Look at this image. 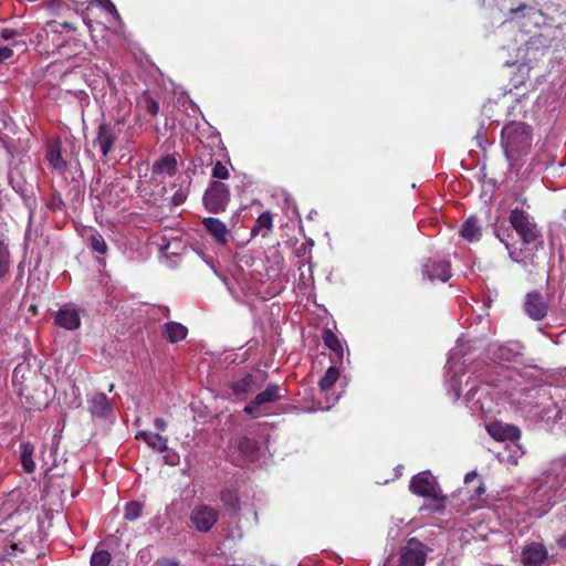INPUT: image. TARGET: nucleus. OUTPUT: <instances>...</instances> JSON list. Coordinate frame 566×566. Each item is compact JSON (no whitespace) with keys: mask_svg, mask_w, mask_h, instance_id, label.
<instances>
[{"mask_svg":"<svg viewBox=\"0 0 566 566\" xmlns=\"http://www.w3.org/2000/svg\"><path fill=\"white\" fill-rule=\"evenodd\" d=\"M337 399H338V396L333 397V399H332V403H328V405H326L325 407H321V409H323V410H328V409L332 407V405H333Z\"/></svg>","mask_w":566,"mask_h":566,"instance_id":"nucleus-45","label":"nucleus"},{"mask_svg":"<svg viewBox=\"0 0 566 566\" xmlns=\"http://www.w3.org/2000/svg\"><path fill=\"white\" fill-rule=\"evenodd\" d=\"M314 214H317V211H314V213H313V212H310V217H311V218H312V217H314Z\"/></svg>","mask_w":566,"mask_h":566,"instance_id":"nucleus-53","label":"nucleus"},{"mask_svg":"<svg viewBox=\"0 0 566 566\" xmlns=\"http://www.w3.org/2000/svg\"><path fill=\"white\" fill-rule=\"evenodd\" d=\"M9 269V252L6 244L0 240V277Z\"/></svg>","mask_w":566,"mask_h":566,"instance_id":"nucleus-34","label":"nucleus"},{"mask_svg":"<svg viewBox=\"0 0 566 566\" xmlns=\"http://www.w3.org/2000/svg\"><path fill=\"white\" fill-rule=\"evenodd\" d=\"M522 349L518 342L492 343L488 347V357L499 363L512 361L522 354Z\"/></svg>","mask_w":566,"mask_h":566,"instance_id":"nucleus-11","label":"nucleus"},{"mask_svg":"<svg viewBox=\"0 0 566 566\" xmlns=\"http://www.w3.org/2000/svg\"><path fill=\"white\" fill-rule=\"evenodd\" d=\"M475 340L462 335L450 350L447 361L446 380L448 395L454 400L463 397V402L472 413L491 416L499 411L502 400L511 405H528L538 390L535 387H522L517 379L499 380L497 384H482L475 371L469 366L473 364L475 352L480 349Z\"/></svg>","mask_w":566,"mask_h":566,"instance_id":"nucleus-1","label":"nucleus"},{"mask_svg":"<svg viewBox=\"0 0 566 566\" xmlns=\"http://www.w3.org/2000/svg\"><path fill=\"white\" fill-rule=\"evenodd\" d=\"M181 201H182V198H181V197H175V199H174V202H175L176 205L180 203Z\"/></svg>","mask_w":566,"mask_h":566,"instance_id":"nucleus-49","label":"nucleus"},{"mask_svg":"<svg viewBox=\"0 0 566 566\" xmlns=\"http://www.w3.org/2000/svg\"><path fill=\"white\" fill-rule=\"evenodd\" d=\"M205 208L214 214L223 212L230 201L229 187L220 181H213L205 191L203 198Z\"/></svg>","mask_w":566,"mask_h":566,"instance_id":"nucleus-6","label":"nucleus"},{"mask_svg":"<svg viewBox=\"0 0 566 566\" xmlns=\"http://www.w3.org/2000/svg\"><path fill=\"white\" fill-rule=\"evenodd\" d=\"M15 34H17V32H15L14 30H11V29H3V30H1V33H0V35H1V38H2L3 40H10V39H12Z\"/></svg>","mask_w":566,"mask_h":566,"instance_id":"nucleus-40","label":"nucleus"},{"mask_svg":"<svg viewBox=\"0 0 566 566\" xmlns=\"http://www.w3.org/2000/svg\"><path fill=\"white\" fill-rule=\"evenodd\" d=\"M136 439L144 441L149 448L158 452H164L168 449L167 438L159 433L143 430L136 433Z\"/></svg>","mask_w":566,"mask_h":566,"instance_id":"nucleus-21","label":"nucleus"},{"mask_svg":"<svg viewBox=\"0 0 566 566\" xmlns=\"http://www.w3.org/2000/svg\"><path fill=\"white\" fill-rule=\"evenodd\" d=\"M218 511L207 504L196 505L190 513L193 527L201 533L209 532L218 521Z\"/></svg>","mask_w":566,"mask_h":566,"instance_id":"nucleus-9","label":"nucleus"},{"mask_svg":"<svg viewBox=\"0 0 566 566\" xmlns=\"http://www.w3.org/2000/svg\"><path fill=\"white\" fill-rule=\"evenodd\" d=\"M273 227V216L270 211H264L259 214L255 226L251 229L252 235H256L260 231H270Z\"/></svg>","mask_w":566,"mask_h":566,"instance_id":"nucleus-30","label":"nucleus"},{"mask_svg":"<svg viewBox=\"0 0 566 566\" xmlns=\"http://www.w3.org/2000/svg\"><path fill=\"white\" fill-rule=\"evenodd\" d=\"M205 229L209 232L213 239L222 244L228 242L229 230L224 222L218 218L208 217L202 220Z\"/></svg>","mask_w":566,"mask_h":566,"instance_id":"nucleus-19","label":"nucleus"},{"mask_svg":"<svg viewBox=\"0 0 566 566\" xmlns=\"http://www.w3.org/2000/svg\"><path fill=\"white\" fill-rule=\"evenodd\" d=\"M13 55V51L9 46H1L0 48V63L6 62L7 60L11 59Z\"/></svg>","mask_w":566,"mask_h":566,"instance_id":"nucleus-37","label":"nucleus"},{"mask_svg":"<svg viewBox=\"0 0 566 566\" xmlns=\"http://www.w3.org/2000/svg\"><path fill=\"white\" fill-rule=\"evenodd\" d=\"M548 557V552L543 543L532 542L522 549V563L524 566H541Z\"/></svg>","mask_w":566,"mask_h":566,"instance_id":"nucleus-16","label":"nucleus"},{"mask_svg":"<svg viewBox=\"0 0 566 566\" xmlns=\"http://www.w3.org/2000/svg\"><path fill=\"white\" fill-rule=\"evenodd\" d=\"M314 214H317V211H314V213H313V212H310V217H311V218H312V217H314Z\"/></svg>","mask_w":566,"mask_h":566,"instance_id":"nucleus-54","label":"nucleus"},{"mask_svg":"<svg viewBox=\"0 0 566 566\" xmlns=\"http://www.w3.org/2000/svg\"><path fill=\"white\" fill-rule=\"evenodd\" d=\"M526 8H527L526 4H520L517 8L511 9V13L516 14L518 12L524 11Z\"/></svg>","mask_w":566,"mask_h":566,"instance_id":"nucleus-43","label":"nucleus"},{"mask_svg":"<svg viewBox=\"0 0 566 566\" xmlns=\"http://www.w3.org/2000/svg\"><path fill=\"white\" fill-rule=\"evenodd\" d=\"M558 545H559L560 547L566 548V533H565L563 536H560V537H559V539H558Z\"/></svg>","mask_w":566,"mask_h":566,"instance_id":"nucleus-44","label":"nucleus"},{"mask_svg":"<svg viewBox=\"0 0 566 566\" xmlns=\"http://www.w3.org/2000/svg\"><path fill=\"white\" fill-rule=\"evenodd\" d=\"M57 50L61 51L64 46H65V41H63L62 43H57Z\"/></svg>","mask_w":566,"mask_h":566,"instance_id":"nucleus-48","label":"nucleus"},{"mask_svg":"<svg viewBox=\"0 0 566 566\" xmlns=\"http://www.w3.org/2000/svg\"><path fill=\"white\" fill-rule=\"evenodd\" d=\"M314 214H317V211H314V213H313V212H310V217H311V218H312V217H314Z\"/></svg>","mask_w":566,"mask_h":566,"instance_id":"nucleus-52","label":"nucleus"},{"mask_svg":"<svg viewBox=\"0 0 566 566\" xmlns=\"http://www.w3.org/2000/svg\"><path fill=\"white\" fill-rule=\"evenodd\" d=\"M409 489L413 494L431 500L421 510L430 512H441L444 510L446 496L442 494L436 478L429 471L413 475Z\"/></svg>","mask_w":566,"mask_h":566,"instance_id":"nucleus-4","label":"nucleus"},{"mask_svg":"<svg viewBox=\"0 0 566 566\" xmlns=\"http://www.w3.org/2000/svg\"><path fill=\"white\" fill-rule=\"evenodd\" d=\"M55 323L67 331H75L81 325L80 310L73 304L62 306L55 315Z\"/></svg>","mask_w":566,"mask_h":566,"instance_id":"nucleus-17","label":"nucleus"},{"mask_svg":"<svg viewBox=\"0 0 566 566\" xmlns=\"http://www.w3.org/2000/svg\"><path fill=\"white\" fill-rule=\"evenodd\" d=\"M339 369L335 366H331L327 368V370L318 381L319 391L326 395L327 400H329L328 392L332 390L336 381L339 379Z\"/></svg>","mask_w":566,"mask_h":566,"instance_id":"nucleus-24","label":"nucleus"},{"mask_svg":"<svg viewBox=\"0 0 566 566\" xmlns=\"http://www.w3.org/2000/svg\"><path fill=\"white\" fill-rule=\"evenodd\" d=\"M230 388L237 397L243 398L260 389L261 384L256 380L254 376L248 374L241 379L233 381Z\"/></svg>","mask_w":566,"mask_h":566,"instance_id":"nucleus-20","label":"nucleus"},{"mask_svg":"<svg viewBox=\"0 0 566 566\" xmlns=\"http://www.w3.org/2000/svg\"><path fill=\"white\" fill-rule=\"evenodd\" d=\"M123 127V119L116 120L114 125L102 123L98 126L95 144L99 147L104 157H106L114 147Z\"/></svg>","mask_w":566,"mask_h":566,"instance_id":"nucleus-8","label":"nucleus"},{"mask_svg":"<svg viewBox=\"0 0 566 566\" xmlns=\"http://www.w3.org/2000/svg\"><path fill=\"white\" fill-rule=\"evenodd\" d=\"M20 449V462L27 473H33L35 470V462L33 460L34 447L31 442H22Z\"/></svg>","mask_w":566,"mask_h":566,"instance_id":"nucleus-25","label":"nucleus"},{"mask_svg":"<svg viewBox=\"0 0 566 566\" xmlns=\"http://www.w3.org/2000/svg\"><path fill=\"white\" fill-rule=\"evenodd\" d=\"M96 4L107 14V23L115 32H119L123 27L120 15L111 0H95Z\"/></svg>","mask_w":566,"mask_h":566,"instance_id":"nucleus-22","label":"nucleus"},{"mask_svg":"<svg viewBox=\"0 0 566 566\" xmlns=\"http://www.w3.org/2000/svg\"><path fill=\"white\" fill-rule=\"evenodd\" d=\"M230 176L228 168L221 163L217 161L212 168V177L219 180L228 179Z\"/></svg>","mask_w":566,"mask_h":566,"instance_id":"nucleus-36","label":"nucleus"},{"mask_svg":"<svg viewBox=\"0 0 566 566\" xmlns=\"http://www.w3.org/2000/svg\"><path fill=\"white\" fill-rule=\"evenodd\" d=\"M531 128L522 122H510L505 124L501 133V146L510 163L526 155L531 149Z\"/></svg>","mask_w":566,"mask_h":566,"instance_id":"nucleus-3","label":"nucleus"},{"mask_svg":"<svg viewBox=\"0 0 566 566\" xmlns=\"http://www.w3.org/2000/svg\"><path fill=\"white\" fill-rule=\"evenodd\" d=\"M281 397V388L276 384H269L266 388L259 392L243 409V412L253 418L263 417L265 406L275 402Z\"/></svg>","mask_w":566,"mask_h":566,"instance_id":"nucleus-7","label":"nucleus"},{"mask_svg":"<svg viewBox=\"0 0 566 566\" xmlns=\"http://www.w3.org/2000/svg\"><path fill=\"white\" fill-rule=\"evenodd\" d=\"M146 103H147V111L151 115H156L159 112V105H158V103L156 101H154L151 98H147Z\"/></svg>","mask_w":566,"mask_h":566,"instance_id":"nucleus-38","label":"nucleus"},{"mask_svg":"<svg viewBox=\"0 0 566 566\" xmlns=\"http://www.w3.org/2000/svg\"><path fill=\"white\" fill-rule=\"evenodd\" d=\"M524 310L533 321H542L547 315L548 305L539 292L533 291L526 294Z\"/></svg>","mask_w":566,"mask_h":566,"instance_id":"nucleus-12","label":"nucleus"},{"mask_svg":"<svg viewBox=\"0 0 566 566\" xmlns=\"http://www.w3.org/2000/svg\"><path fill=\"white\" fill-rule=\"evenodd\" d=\"M188 329L180 323L169 322L164 326V335L170 343H177L186 338Z\"/></svg>","mask_w":566,"mask_h":566,"instance_id":"nucleus-27","label":"nucleus"},{"mask_svg":"<svg viewBox=\"0 0 566 566\" xmlns=\"http://www.w3.org/2000/svg\"><path fill=\"white\" fill-rule=\"evenodd\" d=\"M221 501L230 507H237L238 505V496L237 493L233 490H223L221 492Z\"/></svg>","mask_w":566,"mask_h":566,"instance_id":"nucleus-35","label":"nucleus"},{"mask_svg":"<svg viewBox=\"0 0 566 566\" xmlns=\"http://www.w3.org/2000/svg\"><path fill=\"white\" fill-rule=\"evenodd\" d=\"M158 566H178V562L175 560V559H168V558H165V559H160L158 560Z\"/></svg>","mask_w":566,"mask_h":566,"instance_id":"nucleus-41","label":"nucleus"},{"mask_svg":"<svg viewBox=\"0 0 566 566\" xmlns=\"http://www.w3.org/2000/svg\"><path fill=\"white\" fill-rule=\"evenodd\" d=\"M510 222L520 235L524 249H516L510 243H505L509 255L513 262L522 264L524 268L535 265V253L542 247L541 232L530 214L520 209H513L510 213Z\"/></svg>","mask_w":566,"mask_h":566,"instance_id":"nucleus-2","label":"nucleus"},{"mask_svg":"<svg viewBox=\"0 0 566 566\" xmlns=\"http://www.w3.org/2000/svg\"><path fill=\"white\" fill-rule=\"evenodd\" d=\"M422 274L429 281L447 282L451 277L450 262L447 260L429 259L422 265Z\"/></svg>","mask_w":566,"mask_h":566,"instance_id":"nucleus-13","label":"nucleus"},{"mask_svg":"<svg viewBox=\"0 0 566 566\" xmlns=\"http://www.w3.org/2000/svg\"><path fill=\"white\" fill-rule=\"evenodd\" d=\"M426 557L421 545L412 539L401 553L399 566H424Z\"/></svg>","mask_w":566,"mask_h":566,"instance_id":"nucleus-18","label":"nucleus"},{"mask_svg":"<svg viewBox=\"0 0 566 566\" xmlns=\"http://www.w3.org/2000/svg\"><path fill=\"white\" fill-rule=\"evenodd\" d=\"M165 459H166V462H167V463H169V464H171V465H174V464L176 463V461L171 459V455H170V454H167V455L165 457Z\"/></svg>","mask_w":566,"mask_h":566,"instance_id":"nucleus-46","label":"nucleus"},{"mask_svg":"<svg viewBox=\"0 0 566 566\" xmlns=\"http://www.w3.org/2000/svg\"><path fill=\"white\" fill-rule=\"evenodd\" d=\"M460 234L463 239L469 242L479 241L481 238V227L475 217H470L463 224L460 230Z\"/></svg>","mask_w":566,"mask_h":566,"instance_id":"nucleus-26","label":"nucleus"},{"mask_svg":"<svg viewBox=\"0 0 566 566\" xmlns=\"http://www.w3.org/2000/svg\"><path fill=\"white\" fill-rule=\"evenodd\" d=\"M113 389H114V384H111L108 387V391L111 392V391H113Z\"/></svg>","mask_w":566,"mask_h":566,"instance_id":"nucleus-51","label":"nucleus"},{"mask_svg":"<svg viewBox=\"0 0 566 566\" xmlns=\"http://www.w3.org/2000/svg\"><path fill=\"white\" fill-rule=\"evenodd\" d=\"M543 476L551 488L566 486V453L554 458L544 470Z\"/></svg>","mask_w":566,"mask_h":566,"instance_id":"nucleus-10","label":"nucleus"},{"mask_svg":"<svg viewBox=\"0 0 566 566\" xmlns=\"http://www.w3.org/2000/svg\"><path fill=\"white\" fill-rule=\"evenodd\" d=\"M229 457L237 465L253 463L259 459V446L254 440L241 437L230 443Z\"/></svg>","mask_w":566,"mask_h":566,"instance_id":"nucleus-5","label":"nucleus"},{"mask_svg":"<svg viewBox=\"0 0 566 566\" xmlns=\"http://www.w3.org/2000/svg\"><path fill=\"white\" fill-rule=\"evenodd\" d=\"M489 434L497 441H509L515 443L521 437V430L513 424L500 421L491 422L486 426Z\"/></svg>","mask_w":566,"mask_h":566,"instance_id":"nucleus-14","label":"nucleus"},{"mask_svg":"<svg viewBox=\"0 0 566 566\" xmlns=\"http://www.w3.org/2000/svg\"><path fill=\"white\" fill-rule=\"evenodd\" d=\"M111 554L107 551H95L91 557V566H108Z\"/></svg>","mask_w":566,"mask_h":566,"instance_id":"nucleus-33","label":"nucleus"},{"mask_svg":"<svg viewBox=\"0 0 566 566\" xmlns=\"http://www.w3.org/2000/svg\"><path fill=\"white\" fill-rule=\"evenodd\" d=\"M154 426L159 431H165L167 428V422L163 418H156L154 420Z\"/></svg>","mask_w":566,"mask_h":566,"instance_id":"nucleus-39","label":"nucleus"},{"mask_svg":"<svg viewBox=\"0 0 566 566\" xmlns=\"http://www.w3.org/2000/svg\"><path fill=\"white\" fill-rule=\"evenodd\" d=\"M52 41L53 42H57L59 41L56 33L53 34Z\"/></svg>","mask_w":566,"mask_h":566,"instance_id":"nucleus-50","label":"nucleus"},{"mask_svg":"<svg viewBox=\"0 0 566 566\" xmlns=\"http://www.w3.org/2000/svg\"><path fill=\"white\" fill-rule=\"evenodd\" d=\"M322 339L324 345L335 353V355L342 359L344 355V346L342 339L329 328L324 329Z\"/></svg>","mask_w":566,"mask_h":566,"instance_id":"nucleus-28","label":"nucleus"},{"mask_svg":"<svg viewBox=\"0 0 566 566\" xmlns=\"http://www.w3.org/2000/svg\"><path fill=\"white\" fill-rule=\"evenodd\" d=\"M511 458H512V460H511V461H512L513 463H516V460H517V458H518V450L514 451V454H512V455H511Z\"/></svg>","mask_w":566,"mask_h":566,"instance_id":"nucleus-47","label":"nucleus"},{"mask_svg":"<svg viewBox=\"0 0 566 566\" xmlns=\"http://www.w3.org/2000/svg\"><path fill=\"white\" fill-rule=\"evenodd\" d=\"M177 169V160L174 156L160 157L153 166V174L156 176H172Z\"/></svg>","mask_w":566,"mask_h":566,"instance_id":"nucleus-23","label":"nucleus"},{"mask_svg":"<svg viewBox=\"0 0 566 566\" xmlns=\"http://www.w3.org/2000/svg\"><path fill=\"white\" fill-rule=\"evenodd\" d=\"M476 472L475 471H471V472H468L464 476V483H470L471 481H473L475 478H476Z\"/></svg>","mask_w":566,"mask_h":566,"instance_id":"nucleus-42","label":"nucleus"},{"mask_svg":"<svg viewBox=\"0 0 566 566\" xmlns=\"http://www.w3.org/2000/svg\"><path fill=\"white\" fill-rule=\"evenodd\" d=\"M48 161L52 166V168L63 171L66 168V163L62 157L61 149L59 145H53L49 148L46 155Z\"/></svg>","mask_w":566,"mask_h":566,"instance_id":"nucleus-29","label":"nucleus"},{"mask_svg":"<svg viewBox=\"0 0 566 566\" xmlns=\"http://www.w3.org/2000/svg\"><path fill=\"white\" fill-rule=\"evenodd\" d=\"M88 242L91 249L98 254H106L108 247L103 235L96 230H91L88 235Z\"/></svg>","mask_w":566,"mask_h":566,"instance_id":"nucleus-31","label":"nucleus"},{"mask_svg":"<svg viewBox=\"0 0 566 566\" xmlns=\"http://www.w3.org/2000/svg\"><path fill=\"white\" fill-rule=\"evenodd\" d=\"M88 411L94 418L105 419L113 412V405L106 394L94 392L87 398Z\"/></svg>","mask_w":566,"mask_h":566,"instance_id":"nucleus-15","label":"nucleus"},{"mask_svg":"<svg viewBox=\"0 0 566 566\" xmlns=\"http://www.w3.org/2000/svg\"><path fill=\"white\" fill-rule=\"evenodd\" d=\"M143 504L137 501L128 502L124 509V518L127 521H136L142 516Z\"/></svg>","mask_w":566,"mask_h":566,"instance_id":"nucleus-32","label":"nucleus"}]
</instances>
